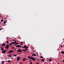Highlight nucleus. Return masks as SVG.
<instances>
[{
    "instance_id": "obj_10",
    "label": "nucleus",
    "mask_w": 64,
    "mask_h": 64,
    "mask_svg": "<svg viewBox=\"0 0 64 64\" xmlns=\"http://www.w3.org/2000/svg\"><path fill=\"white\" fill-rule=\"evenodd\" d=\"M26 46H24L23 47V48H26Z\"/></svg>"
},
{
    "instance_id": "obj_6",
    "label": "nucleus",
    "mask_w": 64,
    "mask_h": 64,
    "mask_svg": "<svg viewBox=\"0 0 64 64\" xmlns=\"http://www.w3.org/2000/svg\"><path fill=\"white\" fill-rule=\"evenodd\" d=\"M21 47V46L20 45H18L16 46V47Z\"/></svg>"
},
{
    "instance_id": "obj_47",
    "label": "nucleus",
    "mask_w": 64,
    "mask_h": 64,
    "mask_svg": "<svg viewBox=\"0 0 64 64\" xmlns=\"http://www.w3.org/2000/svg\"><path fill=\"white\" fill-rule=\"evenodd\" d=\"M11 54H10V55H11Z\"/></svg>"
},
{
    "instance_id": "obj_18",
    "label": "nucleus",
    "mask_w": 64,
    "mask_h": 64,
    "mask_svg": "<svg viewBox=\"0 0 64 64\" xmlns=\"http://www.w3.org/2000/svg\"><path fill=\"white\" fill-rule=\"evenodd\" d=\"M1 21L2 22H3V19H1Z\"/></svg>"
},
{
    "instance_id": "obj_43",
    "label": "nucleus",
    "mask_w": 64,
    "mask_h": 64,
    "mask_svg": "<svg viewBox=\"0 0 64 64\" xmlns=\"http://www.w3.org/2000/svg\"><path fill=\"white\" fill-rule=\"evenodd\" d=\"M12 49H14V47H13L12 48Z\"/></svg>"
},
{
    "instance_id": "obj_9",
    "label": "nucleus",
    "mask_w": 64,
    "mask_h": 64,
    "mask_svg": "<svg viewBox=\"0 0 64 64\" xmlns=\"http://www.w3.org/2000/svg\"><path fill=\"white\" fill-rule=\"evenodd\" d=\"M1 50H3H3H4V48H3L2 47H1Z\"/></svg>"
},
{
    "instance_id": "obj_49",
    "label": "nucleus",
    "mask_w": 64,
    "mask_h": 64,
    "mask_svg": "<svg viewBox=\"0 0 64 64\" xmlns=\"http://www.w3.org/2000/svg\"><path fill=\"white\" fill-rule=\"evenodd\" d=\"M1 64H3V63H2Z\"/></svg>"
},
{
    "instance_id": "obj_45",
    "label": "nucleus",
    "mask_w": 64,
    "mask_h": 64,
    "mask_svg": "<svg viewBox=\"0 0 64 64\" xmlns=\"http://www.w3.org/2000/svg\"><path fill=\"white\" fill-rule=\"evenodd\" d=\"M28 60V59L26 58V60Z\"/></svg>"
},
{
    "instance_id": "obj_22",
    "label": "nucleus",
    "mask_w": 64,
    "mask_h": 64,
    "mask_svg": "<svg viewBox=\"0 0 64 64\" xmlns=\"http://www.w3.org/2000/svg\"><path fill=\"white\" fill-rule=\"evenodd\" d=\"M40 58H43V56H40Z\"/></svg>"
},
{
    "instance_id": "obj_39",
    "label": "nucleus",
    "mask_w": 64,
    "mask_h": 64,
    "mask_svg": "<svg viewBox=\"0 0 64 64\" xmlns=\"http://www.w3.org/2000/svg\"><path fill=\"white\" fill-rule=\"evenodd\" d=\"M26 49H28V48H27V46H26Z\"/></svg>"
},
{
    "instance_id": "obj_55",
    "label": "nucleus",
    "mask_w": 64,
    "mask_h": 64,
    "mask_svg": "<svg viewBox=\"0 0 64 64\" xmlns=\"http://www.w3.org/2000/svg\"><path fill=\"white\" fill-rule=\"evenodd\" d=\"M6 50H8V49H6Z\"/></svg>"
},
{
    "instance_id": "obj_52",
    "label": "nucleus",
    "mask_w": 64,
    "mask_h": 64,
    "mask_svg": "<svg viewBox=\"0 0 64 64\" xmlns=\"http://www.w3.org/2000/svg\"><path fill=\"white\" fill-rule=\"evenodd\" d=\"M37 61H39V60H37Z\"/></svg>"
},
{
    "instance_id": "obj_7",
    "label": "nucleus",
    "mask_w": 64,
    "mask_h": 64,
    "mask_svg": "<svg viewBox=\"0 0 64 64\" xmlns=\"http://www.w3.org/2000/svg\"><path fill=\"white\" fill-rule=\"evenodd\" d=\"M3 46H5L6 45V44H1Z\"/></svg>"
},
{
    "instance_id": "obj_34",
    "label": "nucleus",
    "mask_w": 64,
    "mask_h": 64,
    "mask_svg": "<svg viewBox=\"0 0 64 64\" xmlns=\"http://www.w3.org/2000/svg\"><path fill=\"white\" fill-rule=\"evenodd\" d=\"M25 50L26 51H27V49H26V48L25 49Z\"/></svg>"
},
{
    "instance_id": "obj_13",
    "label": "nucleus",
    "mask_w": 64,
    "mask_h": 64,
    "mask_svg": "<svg viewBox=\"0 0 64 64\" xmlns=\"http://www.w3.org/2000/svg\"><path fill=\"white\" fill-rule=\"evenodd\" d=\"M51 60H52V59H50L49 60V61H50V62H51Z\"/></svg>"
},
{
    "instance_id": "obj_28",
    "label": "nucleus",
    "mask_w": 64,
    "mask_h": 64,
    "mask_svg": "<svg viewBox=\"0 0 64 64\" xmlns=\"http://www.w3.org/2000/svg\"><path fill=\"white\" fill-rule=\"evenodd\" d=\"M15 43H16V44H18V43H16V42Z\"/></svg>"
},
{
    "instance_id": "obj_35",
    "label": "nucleus",
    "mask_w": 64,
    "mask_h": 64,
    "mask_svg": "<svg viewBox=\"0 0 64 64\" xmlns=\"http://www.w3.org/2000/svg\"><path fill=\"white\" fill-rule=\"evenodd\" d=\"M62 62H64V60H63L62 61Z\"/></svg>"
},
{
    "instance_id": "obj_57",
    "label": "nucleus",
    "mask_w": 64,
    "mask_h": 64,
    "mask_svg": "<svg viewBox=\"0 0 64 64\" xmlns=\"http://www.w3.org/2000/svg\"><path fill=\"white\" fill-rule=\"evenodd\" d=\"M1 17V16H0V17Z\"/></svg>"
},
{
    "instance_id": "obj_31",
    "label": "nucleus",
    "mask_w": 64,
    "mask_h": 64,
    "mask_svg": "<svg viewBox=\"0 0 64 64\" xmlns=\"http://www.w3.org/2000/svg\"><path fill=\"white\" fill-rule=\"evenodd\" d=\"M15 42V43H16L17 42L15 41V42Z\"/></svg>"
},
{
    "instance_id": "obj_38",
    "label": "nucleus",
    "mask_w": 64,
    "mask_h": 64,
    "mask_svg": "<svg viewBox=\"0 0 64 64\" xmlns=\"http://www.w3.org/2000/svg\"><path fill=\"white\" fill-rule=\"evenodd\" d=\"M0 30H2V28H0Z\"/></svg>"
},
{
    "instance_id": "obj_20",
    "label": "nucleus",
    "mask_w": 64,
    "mask_h": 64,
    "mask_svg": "<svg viewBox=\"0 0 64 64\" xmlns=\"http://www.w3.org/2000/svg\"><path fill=\"white\" fill-rule=\"evenodd\" d=\"M17 55V54H14V57H16V56Z\"/></svg>"
},
{
    "instance_id": "obj_26",
    "label": "nucleus",
    "mask_w": 64,
    "mask_h": 64,
    "mask_svg": "<svg viewBox=\"0 0 64 64\" xmlns=\"http://www.w3.org/2000/svg\"><path fill=\"white\" fill-rule=\"evenodd\" d=\"M12 45V43H11V44H10V45Z\"/></svg>"
},
{
    "instance_id": "obj_29",
    "label": "nucleus",
    "mask_w": 64,
    "mask_h": 64,
    "mask_svg": "<svg viewBox=\"0 0 64 64\" xmlns=\"http://www.w3.org/2000/svg\"><path fill=\"white\" fill-rule=\"evenodd\" d=\"M34 58H31V59L32 60H33V59Z\"/></svg>"
},
{
    "instance_id": "obj_54",
    "label": "nucleus",
    "mask_w": 64,
    "mask_h": 64,
    "mask_svg": "<svg viewBox=\"0 0 64 64\" xmlns=\"http://www.w3.org/2000/svg\"><path fill=\"white\" fill-rule=\"evenodd\" d=\"M14 41H16V40H14Z\"/></svg>"
},
{
    "instance_id": "obj_48",
    "label": "nucleus",
    "mask_w": 64,
    "mask_h": 64,
    "mask_svg": "<svg viewBox=\"0 0 64 64\" xmlns=\"http://www.w3.org/2000/svg\"><path fill=\"white\" fill-rule=\"evenodd\" d=\"M20 54H21V53H20Z\"/></svg>"
},
{
    "instance_id": "obj_33",
    "label": "nucleus",
    "mask_w": 64,
    "mask_h": 64,
    "mask_svg": "<svg viewBox=\"0 0 64 64\" xmlns=\"http://www.w3.org/2000/svg\"><path fill=\"white\" fill-rule=\"evenodd\" d=\"M21 43H22V44H23V42H21Z\"/></svg>"
},
{
    "instance_id": "obj_50",
    "label": "nucleus",
    "mask_w": 64,
    "mask_h": 64,
    "mask_svg": "<svg viewBox=\"0 0 64 64\" xmlns=\"http://www.w3.org/2000/svg\"><path fill=\"white\" fill-rule=\"evenodd\" d=\"M15 45H15V44H14V46H15Z\"/></svg>"
},
{
    "instance_id": "obj_51",
    "label": "nucleus",
    "mask_w": 64,
    "mask_h": 64,
    "mask_svg": "<svg viewBox=\"0 0 64 64\" xmlns=\"http://www.w3.org/2000/svg\"><path fill=\"white\" fill-rule=\"evenodd\" d=\"M14 50H16V49H14Z\"/></svg>"
},
{
    "instance_id": "obj_53",
    "label": "nucleus",
    "mask_w": 64,
    "mask_h": 64,
    "mask_svg": "<svg viewBox=\"0 0 64 64\" xmlns=\"http://www.w3.org/2000/svg\"><path fill=\"white\" fill-rule=\"evenodd\" d=\"M1 29L0 28V31H1Z\"/></svg>"
},
{
    "instance_id": "obj_46",
    "label": "nucleus",
    "mask_w": 64,
    "mask_h": 64,
    "mask_svg": "<svg viewBox=\"0 0 64 64\" xmlns=\"http://www.w3.org/2000/svg\"><path fill=\"white\" fill-rule=\"evenodd\" d=\"M11 58V59H13V58L12 57V58Z\"/></svg>"
},
{
    "instance_id": "obj_24",
    "label": "nucleus",
    "mask_w": 64,
    "mask_h": 64,
    "mask_svg": "<svg viewBox=\"0 0 64 64\" xmlns=\"http://www.w3.org/2000/svg\"><path fill=\"white\" fill-rule=\"evenodd\" d=\"M22 50H23L24 51V52H25V50H24L22 49Z\"/></svg>"
},
{
    "instance_id": "obj_5",
    "label": "nucleus",
    "mask_w": 64,
    "mask_h": 64,
    "mask_svg": "<svg viewBox=\"0 0 64 64\" xmlns=\"http://www.w3.org/2000/svg\"><path fill=\"white\" fill-rule=\"evenodd\" d=\"M20 60V57L18 56L17 58V60L16 61H19Z\"/></svg>"
},
{
    "instance_id": "obj_32",
    "label": "nucleus",
    "mask_w": 64,
    "mask_h": 64,
    "mask_svg": "<svg viewBox=\"0 0 64 64\" xmlns=\"http://www.w3.org/2000/svg\"><path fill=\"white\" fill-rule=\"evenodd\" d=\"M60 47H61V48H62V47H63V46H61Z\"/></svg>"
},
{
    "instance_id": "obj_4",
    "label": "nucleus",
    "mask_w": 64,
    "mask_h": 64,
    "mask_svg": "<svg viewBox=\"0 0 64 64\" xmlns=\"http://www.w3.org/2000/svg\"><path fill=\"white\" fill-rule=\"evenodd\" d=\"M6 50H4L2 52V53H5L6 52Z\"/></svg>"
},
{
    "instance_id": "obj_8",
    "label": "nucleus",
    "mask_w": 64,
    "mask_h": 64,
    "mask_svg": "<svg viewBox=\"0 0 64 64\" xmlns=\"http://www.w3.org/2000/svg\"><path fill=\"white\" fill-rule=\"evenodd\" d=\"M32 55V56H36V55L34 54H33Z\"/></svg>"
},
{
    "instance_id": "obj_1",
    "label": "nucleus",
    "mask_w": 64,
    "mask_h": 64,
    "mask_svg": "<svg viewBox=\"0 0 64 64\" xmlns=\"http://www.w3.org/2000/svg\"><path fill=\"white\" fill-rule=\"evenodd\" d=\"M14 52V50H10L9 52H8V53H12Z\"/></svg>"
},
{
    "instance_id": "obj_30",
    "label": "nucleus",
    "mask_w": 64,
    "mask_h": 64,
    "mask_svg": "<svg viewBox=\"0 0 64 64\" xmlns=\"http://www.w3.org/2000/svg\"><path fill=\"white\" fill-rule=\"evenodd\" d=\"M12 57V56L11 55H10V57Z\"/></svg>"
},
{
    "instance_id": "obj_19",
    "label": "nucleus",
    "mask_w": 64,
    "mask_h": 64,
    "mask_svg": "<svg viewBox=\"0 0 64 64\" xmlns=\"http://www.w3.org/2000/svg\"><path fill=\"white\" fill-rule=\"evenodd\" d=\"M28 58H29L30 59H31V57H30V56H28Z\"/></svg>"
},
{
    "instance_id": "obj_27",
    "label": "nucleus",
    "mask_w": 64,
    "mask_h": 64,
    "mask_svg": "<svg viewBox=\"0 0 64 64\" xmlns=\"http://www.w3.org/2000/svg\"><path fill=\"white\" fill-rule=\"evenodd\" d=\"M2 63H4V61H2Z\"/></svg>"
},
{
    "instance_id": "obj_17",
    "label": "nucleus",
    "mask_w": 64,
    "mask_h": 64,
    "mask_svg": "<svg viewBox=\"0 0 64 64\" xmlns=\"http://www.w3.org/2000/svg\"><path fill=\"white\" fill-rule=\"evenodd\" d=\"M6 21H4V24H6Z\"/></svg>"
},
{
    "instance_id": "obj_11",
    "label": "nucleus",
    "mask_w": 64,
    "mask_h": 64,
    "mask_svg": "<svg viewBox=\"0 0 64 64\" xmlns=\"http://www.w3.org/2000/svg\"><path fill=\"white\" fill-rule=\"evenodd\" d=\"M61 52L62 53V54H64V52L63 51H62Z\"/></svg>"
},
{
    "instance_id": "obj_14",
    "label": "nucleus",
    "mask_w": 64,
    "mask_h": 64,
    "mask_svg": "<svg viewBox=\"0 0 64 64\" xmlns=\"http://www.w3.org/2000/svg\"><path fill=\"white\" fill-rule=\"evenodd\" d=\"M12 44H15V42H12Z\"/></svg>"
},
{
    "instance_id": "obj_56",
    "label": "nucleus",
    "mask_w": 64,
    "mask_h": 64,
    "mask_svg": "<svg viewBox=\"0 0 64 64\" xmlns=\"http://www.w3.org/2000/svg\"><path fill=\"white\" fill-rule=\"evenodd\" d=\"M0 23H1V22H0Z\"/></svg>"
},
{
    "instance_id": "obj_15",
    "label": "nucleus",
    "mask_w": 64,
    "mask_h": 64,
    "mask_svg": "<svg viewBox=\"0 0 64 64\" xmlns=\"http://www.w3.org/2000/svg\"><path fill=\"white\" fill-rule=\"evenodd\" d=\"M8 62H9V63H11V60H9L8 61Z\"/></svg>"
},
{
    "instance_id": "obj_23",
    "label": "nucleus",
    "mask_w": 64,
    "mask_h": 64,
    "mask_svg": "<svg viewBox=\"0 0 64 64\" xmlns=\"http://www.w3.org/2000/svg\"><path fill=\"white\" fill-rule=\"evenodd\" d=\"M34 60H35V59L34 58V59H33L32 60V61H34Z\"/></svg>"
},
{
    "instance_id": "obj_21",
    "label": "nucleus",
    "mask_w": 64,
    "mask_h": 64,
    "mask_svg": "<svg viewBox=\"0 0 64 64\" xmlns=\"http://www.w3.org/2000/svg\"><path fill=\"white\" fill-rule=\"evenodd\" d=\"M7 44H8L9 43V42L8 41H7Z\"/></svg>"
},
{
    "instance_id": "obj_16",
    "label": "nucleus",
    "mask_w": 64,
    "mask_h": 64,
    "mask_svg": "<svg viewBox=\"0 0 64 64\" xmlns=\"http://www.w3.org/2000/svg\"><path fill=\"white\" fill-rule=\"evenodd\" d=\"M42 61H44V60L43 59H42L41 60Z\"/></svg>"
},
{
    "instance_id": "obj_12",
    "label": "nucleus",
    "mask_w": 64,
    "mask_h": 64,
    "mask_svg": "<svg viewBox=\"0 0 64 64\" xmlns=\"http://www.w3.org/2000/svg\"><path fill=\"white\" fill-rule=\"evenodd\" d=\"M25 58H24L22 60L23 61H24L25 60Z\"/></svg>"
},
{
    "instance_id": "obj_2",
    "label": "nucleus",
    "mask_w": 64,
    "mask_h": 64,
    "mask_svg": "<svg viewBox=\"0 0 64 64\" xmlns=\"http://www.w3.org/2000/svg\"><path fill=\"white\" fill-rule=\"evenodd\" d=\"M9 45L7 44L6 46L5 47L6 48H9Z\"/></svg>"
},
{
    "instance_id": "obj_37",
    "label": "nucleus",
    "mask_w": 64,
    "mask_h": 64,
    "mask_svg": "<svg viewBox=\"0 0 64 64\" xmlns=\"http://www.w3.org/2000/svg\"><path fill=\"white\" fill-rule=\"evenodd\" d=\"M20 64H22V62H20Z\"/></svg>"
},
{
    "instance_id": "obj_36",
    "label": "nucleus",
    "mask_w": 64,
    "mask_h": 64,
    "mask_svg": "<svg viewBox=\"0 0 64 64\" xmlns=\"http://www.w3.org/2000/svg\"><path fill=\"white\" fill-rule=\"evenodd\" d=\"M36 64H39V63L37 62L36 63Z\"/></svg>"
},
{
    "instance_id": "obj_41",
    "label": "nucleus",
    "mask_w": 64,
    "mask_h": 64,
    "mask_svg": "<svg viewBox=\"0 0 64 64\" xmlns=\"http://www.w3.org/2000/svg\"><path fill=\"white\" fill-rule=\"evenodd\" d=\"M8 57H9V56H10L9 55H8Z\"/></svg>"
},
{
    "instance_id": "obj_58",
    "label": "nucleus",
    "mask_w": 64,
    "mask_h": 64,
    "mask_svg": "<svg viewBox=\"0 0 64 64\" xmlns=\"http://www.w3.org/2000/svg\"><path fill=\"white\" fill-rule=\"evenodd\" d=\"M22 47H23V46H22Z\"/></svg>"
},
{
    "instance_id": "obj_40",
    "label": "nucleus",
    "mask_w": 64,
    "mask_h": 64,
    "mask_svg": "<svg viewBox=\"0 0 64 64\" xmlns=\"http://www.w3.org/2000/svg\"><path fill=\"white\" fill-rule=\"evenodd\" d=\"M30 61H32V60H31V59L30 60Z\"/></svg>"
},
{
    "instance_id": "obj_42",
    "label": "nucleus",
    "mask_w": 64,
    "mask_h": 64,
    "mask_svg": "<svg viewBox=\"0 0 64 64\" xmlns=\"http://www.w3.org/2000/svg\"><path fill=\"white\" fill-rule=\"evenodd\" d=\"M21 45H23V44H21Z\"/></svg>"
},
{
    "instance_id": "obj_3",
    "label": "nucleus",
    "mask_w": 64,
    "mask_h": 64,
    "mask_svg": "<svg viewBox=\"0 0 64 64\" xmlns=\"http://www.w3.org/2000/svg\"><path fill=\"white\" fill-rule=\"evenodd\" d=\"M18 52H22V50L20 49H19L18 50Z\"/></svg>"
},
{
    "instance_id": "obj_44",
    "label": "nucleus",
    "mask_w": 64,
    "mask_h": 64,
    "mask_svg": "<svg viewBox=\"0 0 64 64\" xmlns=\"http://www.w3.org/2000/svg\"><path fill=\"white\" fill-rule=\"evenodd\" d=\"M36 58H37V57H36L35 58V59H36Z\"/></svg>"
},
{
    "instance_id": "obj_25",
    "label": "nucleus",
    "mask_w": 64,
    "mask_h": 64,
    "mask_svg": "<svg viewBox=\"0 0 64 64\" xmlns=\"http://www.w3.org/2000/svg\"><path fill=\"white\" fill-rule=\"evenodd\" d=\"M32 64V62H31L30 63V64Z\"/></svg>"
}]
</instances>
